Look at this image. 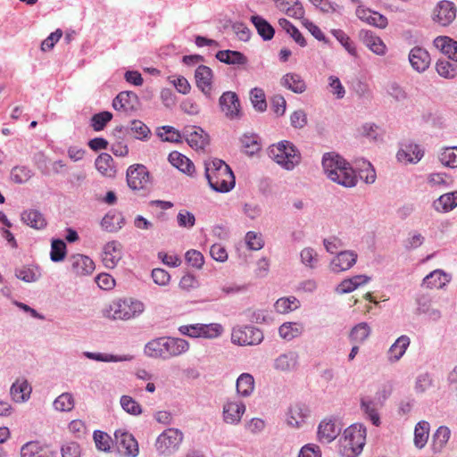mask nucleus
<instances>
[{
	"mask_svg": "<svg viewBox=\"0 0 457 457\" xmlns=\"http://www.w3.org/2000/svg\"><path fill=\"white\" fill-rule=\"evenodd\" d=\"M322 167L329 179L345 187H353L357 184V176L351 165L340 155L326 153L322 157Z\"/></svg>",
	"mask_w": 457,
	"mask_h": 457,
	"instance_id": "obj_1",
	"label": "nucleus"
},
{
	"mask_svg": "<svg viewBox=\"0 0 457 457\" xmlns=\"http://www.w3.org/2000/svg\"><path fill=\"white\" fill-rule=\"evenodd\" d=\"M204 174L210 187L215 192L228 193L235 187V175L231 168L220 159L204 162Z\"/></svg>",
	"mask_w": 457,
	"mask_h": 457,
	"instance_id": "obj_2",
	"label": "nucleus"
},
{
	"mask_svg": "<svg viewBox=\"0 0 457 457\" xmlns=\"http://www.w3.org/2000/svg\"><path fill=\"white\" fill-rule=\"evenodd\" d=\"M189 343L179 337H162L149 341L145 345V354L151 358L169 360L187 353Z\"/></svg>",
	"mask_w": 457,
	"mask_h": 457,
	"instance_id": "obj_3",
	"label": "nucleus"
},
{
	"mask_svg": "<svg viewBox=\"0 0 457 457\" xmlns=\"http://www.w3.org/2000/svg\"><path fill=\"white\" fill-rule=\"evenodd\" d=\"M366 428L364 425L356 423L347 428L344 432V438L341 440V453L344 457L358 456L365 445Z\"/></svg>",
	"mask_w": 457,
	"mask_h": 457,
	"instance_id": "obj_4",
	"label": "nucleus"
},
{
	"mask_svg": "<svg viewBox=\"0 0 457 457\" xmlns=\"http://www.w3.org/2000/svg\"><path fill=\"white\" fill-rule=\"evenodd\" d=\"M144 310V303L138 300L119 299L109 305L106 316L113 320H129L140 315Z\"/></svg>",
	"mask_w": 457,
	"mask_h": 457,
	"instance_id": "obj_5",
	"label": "nucleus"
},
{
	"mask_svg": "<svg viewBox=\"0 0 457 457\" xmlns=\"http://www.w3.org/2000/svg\"><path fill=\"white\" fill-rule=\"evenodd\" d=\"M270 155L287 170H293L301 161V154L297 148L289 141H281L273 145Z\"/></svg>",
	"mask_w": 457,
	"mask_h": 457,
	"instance_id": "obj_6",
	"label": "nucleus"
},
{
	"mask_svg": "<svg viewBox=\"0 0 457 457\" xmlns=\"http://www.w3.org/2000/svg\"><path fill=\"white\" fill-rule=\"evenodd\" d=\"M263 338V332L251 325H237L231 331V342L239 346L258 345Z\"/></svg>",
	"mask_w": 457,
	"mask_h": 457,
	"instance_id": "obj_7",
	"label": "nucleus"
},
{
	"mask_svg": "<svg viewBox=\"0 0 457 457\" xmlns=\"http://www.w3.org/2000/svg\"><path fill=\"white\" fill-rule=\"evenodd\" d=\"M183 433L174 428L165 429L155 441V448L160 455L170 456L176 453L182 441Z\"/></svg>",
	"mask_w": 457,
	"mask_h": 457,
	"instance_id": "obj_8",
	"label": "nucleus"
},
{
	"mask_svg": "<svg viewBox=\"0 0 457 457\" xmlns=\"http://www.w3.org/2000/svg\"><path fill=\"white\" fill-rule=\"evenodd\" d=\"M127 183L132 190L147 187L150 184V174L143 164H134L127 170Z\"/></svg>",
	"mask_w": 457,
	"mask_h": 457,
	"instance_id": "obj_9",
	"label": "nucleus"
},
{
	"mask_svg": "<svg viewBox=\"0 0 457 457\" xmlns=\"http://www.w3.org/2000/svg\"><path fill=\"white\" fill-rule=\"evenodd\" d=\"M114 437L120 453L127 457H137L139 453L137 441L132 434L123 429L114 432Z\"/></svg>",
	"mask_w": 457,
	"mask_h": 457,
	"instance_id": "obj_10",
	"label": "nucleus"
},
{
	"mask_svg": "<svg viewBox=\"0 0 457 457\" xmlns=\"http://www.w3.org/2000/svg\"><path fill=\"white\" fill-rule=\"evenodd\" d=\"M219 104L222 112L229 120H238L241 118L240 102L235 92H224L220 97Z\"/></svg>",
	"mask_w": 457,
	"mask_h": 457,
	"instance_id": "obj_11",
	"label": "nucleus"
},
{
	"mask_svg": "<svg viewBox=\"0 0 457 457\" xmlns=\"http://www.w3.org/2000/svg\"><path fill=\"white\" fill-rule=\"evenodd\" d=\"M456 17V7L453 2L440 1L434 9L432 19L441 26H448Z\"/></svg>",
	"mask_w": 457,
	"mask_h": 457,
	"instance_id": "obj_12",
	"label": "nucleus"
},
{
	"mask_svg": "<svg viewBox=\"0 0 457 457\" xmlns=\"http://www.w3.org/2000/svg\"><path fill=\"white\" fill-rule=\"evenodd\" d=\"M357 258L358 255L353 251H341L331 260L329 268L335 273L348 270L356 263Z\"/></svg>",
	"mask_w": 457,
	"mask_h": 457,
	"instance_id": "obj_13",
	"label": "nucleus"
},
{
	"mask_svg": "<svg viewBox=\"0 0 457 457\" xmlns=\"http://www.w3.org/2000/svg\"><path fill=\"white\" fill-rule=\"evenodd\" d=\"M183 137L188 145L196 150L204 149L209 144V137L200 127H187L183 130Z\"/></svg>",
	"mask_w": 457,
	"mask_h": 457,
	"instance_id": "obj_14",
	"label": "nucleus"
},
{
	"mask_svg": "<svg viewBox=\"0 0 457 457\" xmlns=\"http://www.w3.org/2000/svg\"><path fill=\"white\" fill-rule=\"evenodd\" d=\"M340 424L334 419L322 420L318 428L319 441L324 444L331 443L341 432Z\"/></svg>",
	"mask_w": 457,
	"mask_h": 457,
	"instance_id": "obj_15",
	"label": "nucleus"
},
{
	"mask_svg": "<svg viewBox=\"0 0 457 457\" xmlns=\"http://www.w3.org/2000/svg\"><path fill=\"white\" fill-rule=\"evenodd\" d=\"M411 68L417 72H424L430 64V55L428 52L420 46L413 47L408 56Z\"/></svg>",
	"mask_w": 457,
	"mask_h": 457,
	"instance_id": "obj_16",
	"label": "nucleus"
},
{
	"mask_svg": "<svg viewBox=\"0 0 457 457\" xmlns=\"http://www.w3.org/2000/svg\"><path fill=\"white\" fill-rule=\"evenodd\" d=\"M212 77V69L205 65H199L195 71L196 86L208 98H211Z\"/></svg>",
	"mask_w": 457,
	"mask_h": 457,
	"instance_id": "obj_17",
	"label": "nucleus"
},
{
	"mask_svg": "<svg viewBox=\"0 0 457 457\" xmlns=\"http://www.w3.org/2000/svg\"><path fill=\"white\" fill-rule=\"evenodd\" d=\"M245 411V405L242 401H228L223 405V420L228 424H237Z\"/></svg>",
	"mask_w": 457,
	"mask_h": 457,
	"instance_id": "obj_18",
	"label": "nucleus"
},
{
	"mask_svg": "<svg viewBox=\"0 0 457 457\" xmlns=\"http://www.w3.org/2000/svg\"><path fill=\"white\" fill-rule=\"evenodd\" d=\"M299 354L295 351H288L278 355L274 361V368L282 372H291L297 369Z\"/></svg>",
	"mask_w": 457,
	"mask_h": 457,
	"instance_id": "obj_19",
	"label": "nucleus"
},
{
	"mask_svg": "<svg viewBox=\"0 0 457 457\" xmlns=\"http://www.w3.org/2000/svg\"><path fill=\"white\" fill-rule=\"evenodd\" d=\"M121 259L120 244L117 241L108 242L103 250L102 261L108 269H113Z\"/></svg>",
	"mask_w": 457,
	"mask_h": 457,
	"instance_id": "obj_20",
	"label": "nucleus"
},
{
	"mask_svg": "<svg viewBox=\"0 0 457 457\" xmlns=\"http://www.w3.org/2000/svg\"><path fill=\"white\" fill-rule=\"evenodd\" d=\"M70 262L71 270L79 276L91 274L95 270V263L91 258L83 254H74L71 256Z\"/></svg>",
	"mask_w": 457,
	"mask_h": 457,
	"instance_id": "obj_21",
	"label": "nucleus"
},
{
	"mask_svg": "<svg viewBox=\"0 0 457 457\" xmlns=\"http://www.w3.org/2000/svg\"><path fill=\"white\" fill-rule=\"evenodd\" d=\"M32 387L24 378H19L12 383L10 388L12 399L16 403H24L30 397Z\"/></svg>",
	"mask_w": 457,
	"mask_h": 457,
	"instance_id": "obj_22",
	"label": "nucleus"
},
{
	"mask_svg": "<svg viewBox=\"0 0 457 457\" xmlns=\"http://www.w3.org/2000/svg\"><path fill=\"white\" fill-rule=\"evenodd\" d=\"M359 37L362 43L374 54L378 55H384L386 54V45L382 39L372 31L361 29L359 33Z\"/></svg>",
	"mask_w": 457,
	"mask_h": 457,
	"instance_id": "obj_23",
	"label": "nucleus"
},
{
	"mask_svg": "<svg viewBox=\"0 0 457 457\" xmlns=\"http://www.w3.org/2000/svg\"><path fill=\"white\" fill-rule=\"evenodd\" d=\"M55 452L38 442H28L21 449V457H54Z\"/></svg>",
	"mask_w": 457,
	"mask_h": 457,
	"instance_id": "obj_24",
	"label": "nucleus"
},
{
	"mask_svg": "<svg viewBox=\"0 0 457 457\" xmlns=\"http://www.w3.org/2000/svg\"><path fill=\"white\" fill-rule=\"evenodd\" d=\"M356 15L360 20L379 29H385L388 23L387 19L384 15L362 6L357 7Z\"/></svg>",
	"mask_w": 457,
	"mask_h": 457,
	"instance_id": "obj_25",
	"label": "nucleus"
},
{
	"mask_svg": "<svg viewBox=\"0 0 457 457\" xmlns=\"http://www.w3.org/2000/svg\"><path fill=\"white\" fill-rule=\"evenodd\" d=\"M424 155L423 150L419 145L416 144H406L397 152L396 157L398 161L416 163L421 160Z\"/></svg>",
	"mask_w": 457,
	"mask_h": 457,
	"instance_id": "obj_26",
	"label": "nucleus"
},
{
	"mask_svg": "<svg viewBox=\"0 0 457 457\" xmlns=\"http://www.w3.org/2000/svg\"><path fill=\"white\" fill-rule=\"evenodd\" d=\"M411 340L408 336L399 337L388 350V361L391 363L398 361L405 353Z\"/></svg>",
	"mask_w": 457,
	"mask_h": 457,
	"instance_id": "obj_27",
	"label": "nucleus"
},
{
	"mask_svg": "<svg viewBox=\"0 0 457 457\" xmlns=\"http://www.w3.org/2000/svg\"><path fill=\"white\" fill-rule=\"evenodd\" d=\"M416 303L418 314H425L433 321H436L441 318L440 311L431 306V300L428 295H422L418 296Z\"/></svg>",
	"mask_w": 457,
	"mask_h": 457,
	"instance_id": "obj_28",
	"label": "nucleus"
},
{
	"mask_svg": "<svg viewBox=\"0 0 457 457\" xmlns=\"http://www.w3.org/2000/svg\"><path fill=\"white\" fill-rule=\"evenodd\" d=\"M21 218L25 224L35 229H43L47 224L44 215L36 209L23 211Z\"/></svg>",
	"mask_w": 457,
	"mask_h": 457,
	"instance_id": "obj_29",
	"label": "nucleus"
},
{
	"mask_svg": "<svg viewBox=\"0 0 457 457\" xmlns=\"http://www.w3.org/2000/svg\"><path fill=\"white\" fill-rule=\"evenodd\" d=\"M433 208L438 212H448L457 206V191L440 195L433 202Z\"/></svg>",
	"mask_w": 457,
	"mask_h": 457,
	"instance_id": "obj_30",
	"label": "nucleus"
},
{
	"mask_svg": "<svg viewBox=\"0 0 457 457\" xmlns=\"http://www.w3.org/2000/svg\"><path fill=\"white\" fill-rule=\"evenodd\" d=\"M168 160L172 166L187 175H192L195 171V165L191 160L177 151L171 152Z\"/></svg>",
	"mask_w": 457,
	"mask_h": 457,
	"instance_id": "obj_31",
	"label": "nucleus"
},
{
	"mask_svg": "<svg viewBox=\"0 0 457 457\" xmlns=\"http://www.w3.org/2000/svg\"><path fill=\"white\" fill-rule=\"evenodd\" d=\"M280 84L295 94H302L307 88L304 80L296 73L285 74L281 79Z\"/></svg>",
	"mask_w": 457,
	"mask_h": 457,
	"instance_id": "obj_32",
	"label": "nucleus"
},
{
	"mask_svg": "<svg viewBox=\"0 0 457 457\" xmlns=\"http://www.w3.org/2000/svg\"><path fill=\"white\" fill-rule=\"evenodd\" d=\"M434 45L440 49L443 54L457 62V42L448 37H437L434 40Z\"/></svg>",
	"mask_w": 457,
	"mask_h": 457,
	"instance_id": "obj_33",
	"label": "nucleus"
},
{
	"mask_svg": "<svg viewBox=\"0 0 457 457\" xmlns=\"http://www.w3.org/2000/svg\"><path fill=\"white\" fill-rule=\"evenodd\" d=\"M215 57L221 62L226 64H238L244 65L247 63V58L245 54L238 51L233 50H220L217 52Z\"/></svg>",
	"mask_w": 457,
	"mask_h": 457,
	"instance_id": "obj_34",
	"label": "nucleus"
},
{
	"mask_svg": "<svg viewBox=\"0 0 457 457\" xmlns=\"http://www.w3.org/2000/svg\"><path fill=\"white\" fill-rule=\"evenodd\" d=\"M250 20L263 40L268 41L273 38L275 29L270 22L260 15H253Z\"/></svg>",
	"mask_w": 457,
	"mask_h": 457,
	"instance_id": "obj_35",
	"label": "nucleus"
},
{
	"mask_svg": "<svg viewBox=\"0 0 457 457\" xmlns=\"http://www.w3.org/2000/svg\"><path fill=\"white\" fill-rule=\"evenodd\" d=\"M307 416V409L301 404H295L288 409L287 413V423L293 427L298 428L304 421Z\"/></svg>",
	"mask_w": 457,
	"mask_h": 457,
	"instance_id": "obj_36",
	"label": "nucleus"
},
{
	"mask_svg": "<svg viewBox=\"0 0 457 457\" xmlns=\"http://www.w3.org/2000/svg\"><path fill=\"white\" fill-rule=\"evenodd\" d=\"M95 166L96 170L103 175L107 177H112L115 174L113 168V159L107 153H102L96 159Z\"/></svg>",
	"mask_w": 457,
	"mask_h": 457,
	"instance_id": "obj_37",
	"label": "nucleus"
},
{
	"mask_svg": "<svg viewBox=\"0 0 457 457\" xmlns=\"http://www.w3.org/2000/svg\"><path fill=\"white\" fill-rule=\"evenodd\" d=\"M41 276V270L37 266H22L15 269V277L27 283L36 282Z\"/></svg>",
	"mask_w": 457,
	"mask_h": 457,
	"instance_id": "obj_38",
	"label": "nucleus"
},
{
	"mask_svg": "<svg viewBox=\"0 0 457 457\" xmlns=\"http://www.w3.org/2000/svg\"><path fill=\"white\" fill-rule=\"evenodd\" d=\"M451 436L450 429L445 426L439 427L433 435L432 449L434 453H441Z\"/></svg>",
	"mask_w": 457,
	"mask_h": 457,
	"instance_id": "obj_39",
	"label": "nucleus"
},
{
	"mask_svg": "<svg viewBox=\"0 0 457 457\" xmlns=\"http://www.w3.org/2000/svg\"><path fill=\"white\" fill-rule=\"evenodd\" d=\"M361 410L364 413L365 417L371 421V423L378 427L381 423L380 416L378 412L377 403L370 399L361 400Z\"/></svg>",
	"mask_w": 457,
	"mask_h": 457,
	"instance_id": "obj_40",
	"label": "nucleus"
},
{
	"mask_svg": "<svg viewBox=\"0 0 457 457\" xmlns=\"http://www.w3.org/2000/svg\"><path fill=\"white\" fill-rule=\"evenodd\" d=\"M446 281H448L446 273L441 270H435L423 278L422 286L429 288H441Z\"/></svg>",
	"mask_w": 457,
	"mask_h": 457,
	"instance_id": "obj_41",
	"label": "nucleus"
},
{
	"mask_svg": "<svg viewBox=\"0 0 457 457\" xmlns=\"http://www.w3.org/2000/svg\"><path fill=\"white\" fill-rule=\"evenodd\" d=\"M429 423L425 420L419 421L414 429V445L417 448L422 449L428 439Z\"/></svg>",
	"mask_w": 457,
	"mask_h": 457,
	"instance_id": "obj_42",
	"label": "nucleus"
},
{
	"mask_svg": "<svg viewBox=\"0 0 457 457\" xmlns=\"http://www.w3.org/2000/svg\"><path fill=\"white\" fill-rule=\"evenodd\" d=\"M236 386L238 395L249 396L254 388V378L249 373H243L238 377Z\"/></svg>",
	"mask_w": 457,
	"mask_h": 457,
	"instance_id": "obj_43",
	"label": "nucleus"
},
{
	"mask_svg": "<svg viewBox=\"0 0 457 457\" xmlns=\"http://www.w3.org/2000/svg\"><path fill=\"white\" fill-rule=\"evenodd\" d=\"M83 355L87 359L103 362H119L132 360L131 355H114L111 353L84 352Z\"/></svg>",
	"mask_w": 457,
	"mask_h": 457,
	"instance_id": "obj_44",
	"label": "nucleus"
},
{
	"mask_svg": "<svg viewBox=\"0 0 457 457\" xmlns=\"http://www.w3.org/2000/svg\"><path fill=\"white\" fill-rule=\"evenodd\" d=\"M117 102H122L126 112H132L138 109L139 98L133 91H122L117 95Z\"/></svg>",
	"mask_w": 457,
	"mask_h": 457,
	"instance_id": "obj_45",
	"label": "nucleus"
},
{
	"mask_svg": "<svg viewBox=\"0 0 457 457\" xmlns=\"http://www.w3.org/2000/svg\"><path fill=\"white\" fill-rule=\"evenodd\" d=\"M303 332V326L295 322H285L278 328L279 336L287 341L299 337Z\"/></svg>",
	"mask_w": 457,
	"mask_h": 457,
	"instance_id": "obj_46",
	"label": "nucleus"
},
{
	"mask_svg": "<svg viewBox=\"0 0 457 457\" xmlns=\"http://www.w3.org/2000/svg\"><path fill=\"white\" fill-rule=\"evenodd\" d=\"M439 162L445 167L457 168V146H447L441 149Z\"/></svg>",
	"mask_w": 457,
	"mask_h": 457,
	"instance_id": "obj_47",
	"label": "nucleus"
},
{
	"mask_svg": "<svg viewBox=\"0 0 457 457\" xmlns=\"http://www.w3.org/2000/svg\"><path fill=\"white\" fill-rule=\"evenodd\" d=\"M300 307V302L295 296L282 297L277 300L274 308L278 313H288Z\"/></svg>",
	"mask_w": 457,
	"mask_h": 457,
	"instance_id": "obj_48",
	"label": "nucleus"
},
{
	"mask_svg": "<svg viewBox=\"0 0 457 457\" xmlns=\"http://www.w3.org/2000/svg\"><path fill=\"white\" fill-rule=\"evenodd\" d=\"M371 329L367 322H361L354 326L349 335L351 341L362 343L370 335Z\"/></svg>",
	"mask_w": 457,
	"mask_h": 457,
	"instance_id": "obj_49",
	"label": "nucleus"
},
{
	"mask_svg": "<svg viewBox=\"0 0 457 457\" xmlns=\"http://www.w3.org/2000/svg\"><path fill=\"white\" fill-rule=\"evenodd\" d=\"M134 135L135 138L145 140L148 138L151 131L149 128L139 120H133L129 126V134Z\"/></svg>",
	"mask_w": 457,
	"mask_h": 457,
	"instance_id": "obj_50",
	"label": "nucleus"
},
{
	"mask_svg": "<svg viewBox=\"0 0 457 457\" xmlns=\"http://www.w3.org/2000/svg\"><path fill=\"white\" fill-rule=\"evenodd\" d=\"M301 262L309 269H315L319 263V255L312 247H305L300 252Z\"/></svg>",
	"mask_w": 457,
	"mask_h": 457,
	"instance_id": "obj_51",
	"label": "nucleus"
},
{
	"mask_svg": "<svg viewBox=\"0 0 457 457\" xmlns=\"http://www.w3.org/2000/svg\"><path fill=\"white\" fill-rule=\"evenodd\" d=\"M112 119V113L108 111H104L94 114L90 120V126L95 131L103 130L106 124Z\"/></svg>",
	"mask_w": 457,
	"mask_h": 457,
	"instance_id": "obj_52",
	"label": "nucleus"
},
{
	"mask_svg": "<svg viewBox=\"0 0 457 457\" xmlns=\"http://www.w3.org/2000/svg\"><path fill=\"white\" fill-rule=\"evenodd\" d=\"M66 255V244L62 239H53L50 258L54 262H62Z\"/></svg>",
	"mask_w": 457,
	"mask_h": 457,
	"instance_id": "obj_53",
	"label": "nucleus"
},
{
	"mask_svg": "<svg viewBox=\"0 0 457 457\" xmlns=\"http://www.w3.org/2000/svg\"><path fill=\"white\" fill-rule=\"evenodd\" d=\"M94 441L99 451L105 453L111 451L112 439L107 433L101 430H96L94 432Z\"/></svg>",
	"mask_w": 457,
	"mask_h": 457,
	"instance_id": "obj_54",
	"label": "nucleus"
},
{
	"mask_svg": "<svg viewBox=\"0 0 457 457\" xmlns=\"http://www.w3.org/2000/svg\"><path fill=\"white\" fill-rule=\"evenodd\" d=\"M425 242V237L418 230L409 232L407 238L403 241V247L407 251H412L421 246Z\"/></svg>",
	"mask_w": 457,
	"mask_h": 457,
	"instance_id": "obj_55",
	"label": "nucleus"
},
{
	"mask_svg": "<svg viewBox=\"0 0 457 457\" xmlns=\"http://www.w3.org/2000/svg\"><path fill=\"white\" fill-rule=\"evenodd\" d=\"M54 407L59 411H70L74 407V399L71 394L63 393L54 401Z\"/></svg>",
	"mask_w": 457,
	"mask_h": 457,
	"instance_id": "obj_56",
	"label": "nucleus"
},
{
	"mask_svg": "<svg viewBox=\"0 0 457 457\" xmlns=\"http://www.w3.org/2000/svg\"><path fill=\"white\" fill-rule=\"evenodd\" d=\"M120 403L122 409L129 414L137 416L142 413L140 404L129 395H122Z\"/></svg>",
	"mask_w": 457,
	"mask_h": 457,
	"instance_id": "obj_57",
	"label": "nucleus"
},
{
	"mask_svg": "<svg viewBox=\"0 0 457 457\" xmlns=\"http://www.w3.org/2000/svg\"><path fill=\"white\" fill-rule=\"evenodd\" d=\"M223 331L224 328L220 323L201 324V337L217 338Z\"/></svg>",
	"mask_w": 457,
	"mask_h": 457,
	"instance_id": "obj_58",
	"label": "nucleus"
},
{
	"mask_svg": "<svg viewBox=\"0 0 457 457\" xmlns=\"http://www.w3.org/2000/svg\"><path fill=\"white\" fill-rule=\"evenodd\" d=\"M250 98L256 111L264 112L266 110L267 103L262 89L257 87L252 89L250 92Z\"/></svg>",
	"mask_w": 457,
	"mask_h": 457,
	"instance_id": "obj_59",
	"label": "nucleus"
},
{
	"mask_svg": "<svg viewBox=\"0 0 457 457\" xmlns=\"http://www.w3.org/2000/svg\"><path fill=\"white\" fill-rule=\"evenodd\" d=\"M437 73L445 79H453L456 76L455 66L445 59H440L436 64Z\"/></svg>",
	"mask_w": 457,
	"mask_h": 457,
	"instance_id": "obj_60",
	"label": "nucleus"
},
{
	"mask_svg": "<svg viewBox=\"0 0 457 457\" xmlns=\"http://www.w3.org/2000/svg\"><path fill=\"white\" fill-rule=\"evenodd\" d=\"M386 92L396 102H404L408 99V94L404 87L395 81L388 83Z\"/></svg>",
	"mask_w": 457,
	"mask_h": 457,
	"instance_id": "obj_61",
	"label": "nucleus"
},
{
	"mask_svg": "<svg viewBox=\"0 0 457 457\" xmlns=\"http://www.w3.org/2000/svg\"><path fill=\"white\" fill-rule=\"evenodd\" d=\"M433 386L432 376L428 372H424L416 378L414 389L416 393L422 394Z\"/></svg>",
	"mask_w": 457,
	"mask_h": 457,
	"instance_id": "obj_62",
	"label": "nucleus"
},
{
	"mask_svg": "<svg viewBox=\"0 0 457 457\" xmlns=\"http://www.w3.org/2000/svg\"><path fill=\"white\" fill-rule=\"evenodd\" d=\"M177 222L180 228H191L195 224V217L187 210H180L177 215Z\"/></svg>",
	"mask_w": 457,
	"mask_h": 457,
	"instance_id": "obj_63",
	"label": "nucleus"
},
{
	"mask_svg": "<svg viewBox=\"0 0 457 457\" xmlns=\"http://www.w3.org/2000/svg\"><path fill=\"white\" fill-rule=\"evenodd\" d=\"M245 241L248 247L254 251L262 249L264 245L262 234L256 233L254 231H249L246 233Z\"/></svg>",
	"mask_w": 457,
	"mask_h": 457,
	"instance_id": "obj_64",
	"label": "nucleus"
}]
</instances>
